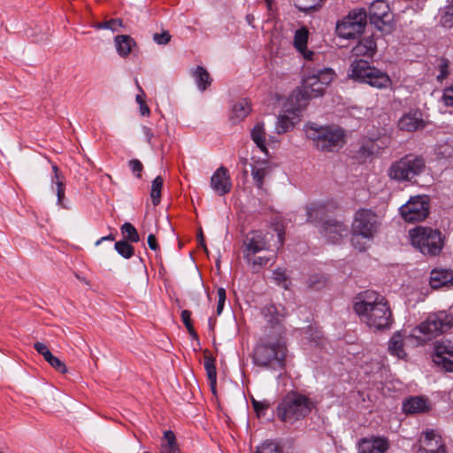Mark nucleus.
Here are the masks:
<instances>
[{
    "instance_id": "c85d7f7f",
    "label": "nucleus",
    "mask_w": 453,
    "mask_h": 453,
    "mask_svg": "<svg viewBox=\"0 0 453 453\" xmlns=\"http://www.w3.org/2000/svg\"><path fill=\"white\" fill-rule=\"evenodd\" d=\"M380 147L374 140H365L357 151V157L365 160L375 153H378Z\"/></svg>"
},
{
    "instance_id": "37998d69",
    "label": "nucleus",
    "mask_w": 453,
    "mask_h": 453,
    "mask_svg": "<svg viewBox=\"0 0 453 453\" xmlns=\"http://www.w3.org/2000/svg\"><path fill=\"white\" fill-rule=\"evenodd\" d=\"M293 127V123L290 121L289 118L286 115H280L278 118L276 123V132L277 134H284L287 133Z\"/></svg>"
},
{
    "instance_id": "ddd939ff",
    "label": "nucleus",
    "mask_w": 453,
    "mask_h": 453,
    "mask_svg": "<svg viewBox=\"0 0 453 453\" xmlns=\"http://www.w3.org/2000/svg\"><path fill=\"white\" fill-rule=\"evenodd\" d=\"M429 207V199L426 196H417L401 206L400 213L404 221L414 223L427 218Z\"/></svg>"
},
{
    "instance_id": "774afa93",
    "label": "nucleus",
    "mask_w": 453,
    "mask_h": 453,
    "mask_svg": "<svg viewBox=\"0 0 453 453\" xmlns=\"http://www.w3.org/2000/svg\"><path fill=\"white\" fill-rule=\"evenodd\" d=\"M417 453H447V452H446V449H441V450H438V452L436 450H432L431 452H425L424 449H418Z\"/></svg>"
},
{
    "instance_id": "bb28decb",
    "label": "nucleus",
    "mask_w": 453,
    "mask_h": 453,
    "mask_svg": "<svg viewBox=\"0 0 453 453\" xmlns=\"http://www.w3.org/2000/svg\"><path fill=\"white\" fill-rule=\"evenodd\" d=\"M192 76L196 81L198 89L201 91H205L211 84L212 79L208 71L203 66H196L192 71Z\"/></svg>"
},
{
    "instance_id": "13d9d810",
    "label": "nucleus",
    "mask_w": 453,
    "mask_h": 453,
    "mask_svg": "<svg viewBox=\"0 0 453 453\" xmlns=\"http://www.w3.org/2000/svg\"><path fill=\"white\" fill-rule=\"evenodd\" d=\"M148 245L153 250H157L159 249L157 238L153 234H150L148 236Z\"/></svg>"
},
{
    "instance_id": "bf43d9fd",
    "label": "nucleus",
    "mask_w": 453,
    "mask_h": 453,
    "mask_svg": "<svg viewBox=\"0 0 453 453\" xmlns=\"http://www.w3.org/2000/svg\"><path fill=\"white\" fill-rule=\"evenodd\" d=\"M451 149L446 144L441 145L438 148V155H441L442 157H450Z\"/></svg>"
},
{
    "instance_id": "49530a36",
    "label": "nucleus",
    "mask_w": 453,
    "mask_h": 453,
    "mask_svg": "<svg viewBox=\"0 0 453 453\" xmlns=\"http://www.w3.org/2000/svg\"><path fill=\"white\" fill-rule=\"evenodd\" d=\"M326 284L325 278L320 275H312L308 280V286L311 288L319 289Z\"/></svg>"
},
{
    "instance_id": "7ed1b4c3",
    "label": "nucleus",
    "mask_w": 453,
    "mask_h": 453,
    "mask_svg": "<svg viewBox=\"0 0 453 453\" xmlns=\"http://www.w3.org/2000/svg\"><path fill=\"white\" fill-rule=\"evenodd\" d=\"M334 72L331 68L309 72L303 79L302 86L296 95V99L299 105L305 104L308 99L323 96L326 87L334 80Z\"/></svg>"
},
{
    "instance_id": "dca6fc26",
    "label": "nucleus",
    "mask_w": 453,
    "mask_h": 453,
    "mask_svg": "<svg viewBox=\"0 0 453 453\" xmlns=\"http://www.w3.org/2000/svg\"><path fill=\"white\" fill-rule=\"evenodd\" d=\"M336 209L334 202H313L306 205V222L317 224L324 222L328 215Z\"/></svg>"
},
{
    "instance_id": "3c124183",
    "label": "nucleus",
    "mask_w": 453,
    "mask_h": 453,
    "mask_svg": "<svg viewBox=\"0 0 453 453\" xmlns=\"http://www.w3.org/2000/svg\"><path fill=\"white\" fill-rule=\"evenodd\" d=\"M269 258L266 257H252V259L250 261H247L249 264H250L254 270H257L262 266H265L269 262Z\"/></svg>"
},
{
    "instance_id": "e2e57ef3",
    "label": "nucleus",
    "mask_w": 453,
    "mask_h": 453,
    "mask_svg": "<svg viewBox=\"0 0 453 453\" xmlns=\"http://www.w3.org/2000/svg\"><path fill=\"white\" fill-rule=\"evenodd\" d=\"M115 240V235L112 234H110L109 235L107 236H104L102 238H100L99 240H97L96 242V245L98 246L99 244H101L104 241H114Z\"/></svg>"
},
{
    "instance_id": "f257e3e1",
    "label": "nucleus",
    "mask_w": 453,
    "mask_h": 453,
    "mask_svg": "<svg viewBox=\"0 0 453 453\" xmlns=\"http://www.w3.org/2000/svg\"><path fill=\"white\" fill-rule=\"evenodd\" d=\"M353 309L363 322L377 330L388 329L393 323L388 302L375 291L359 293L355 298Z\"/></svg>"
},
{
    "instance_id": "a18cd8bd",
    "label": "nucleus",
    "mask_w": 453,
    "mask_h": 453,
    "mask_svg": "<svg viewBox=\"0 0 453 453\" xmlns=\"http://www.w3.org/2000/svg\"><path fill=\"white\" fill-rule=\"evenodd\" d=\"M251 403L257 417L265 416V411L269 409L270 403L267 401H257L252 397Z\"/></svg>"
},
{
    "instance_id": "cd10ccee",
    "label": "nucleus",
    "mask_w": 453,
    "mask_h": 453,
    "mask_svg": "<svg viewBox=\"0 0 453 453\" xmlns=\"http://www.w3.org/2000/svg\"><path fill=\"white\" fill-rule=\"evenodd\" d=\"M115 43L118 53L124 58L129 55L132 48L135 45L134 40L126 35H117L115 37Z\"/></svg>"
},
{
    "instance_id": "72a5a7b5",
    "label": "nucleus",
    "mask_w": 453,
    "mask_h": 453,
    "mask_svg": "<svg viewBox=\"0 0 453 453\" xmlns=\"http://www.w3.org/2000/svg\"><path fill=\"white\" fill-rule=\"evenodd\" d=\"M251 139L263 152H266L265 133L263 123H257L251 130Z\"/></svg>"
},
{
    "instance_id": "2eb2a0df",
    "label": "nucleus",
    "mask_w": 453,
    "mask_h": 453,
    "mask_svg": "<svg viewBox=\"0 0 453 453\" xmlns=\"http://www.w3.org/2000/svg\"><path fill=\"white\" fill-rule=\"evenodd\" d=\"M243 257L246 261H250L257 253L267 250L265 235L261 231L249 233L243 241Z\"/></svg>"
},
{
    "instance_id": "2f4dec72",
    "label": "nucleus",
    "mask_w": 453,
    "mask_h": 453,
    "mask_svg": "<svg viewBox=\"0 0 453 453\" xmlns=\"http://www.w3.org/2000/svg\"><path fill=\"white\" fill-rule=\"evenodd\" d=\"M165 443L161 445L160 453H180V449L176 441L173 432L165 431L164 433Z\"/></svg>"
},
{
    "instance_id": "6e6552de",
    "label": "nucleus",
    "mask_w": 453,
    "mask_h": 453,
    "mask_svg": "<svg viewBox=\"0 0 453 453\" xmlns=\"http://www.w3.org/2000/svg\"><path fill=\"white\" fill-rule=\"evenodd\" d=\"M380 226L379 217L374 211L369 209L358 210L352 224V245L360 251L365 250V248L359 245V237L372 240Z\"/></svg>"
},
{
    "instance_id": "7c9ffc66",
    "label": "nucleus",
    "mask_w": 453,
    "mask_h": 453,
    "mask_svg": "<svg viewBox=\"0 0 453 453\" xmlns=\"http://www.w3.org/2000/svg\"><path fill=\"white\" fill-rule=\"evenodd\" d=\"M403 337L400 332L393 334L388 342V350L392 355L403 358L406 354L403 349Z\"/></svg>"
},
{
    "instance_id": "f8f14e48",
    "label": "nucleus",
    "mask_w": 453,
    "mask_h": 453,
    "mask_svg": "<svg viewBox=\"0 0 453 453\" xmlns=\"http://www.w3.org/2000/svg\"><path fill=\"white\" fill-rule=\"evenodd\" d=\"M367 17L371 24L384 34H389L394 27L393 14L390 12L389 5L384 0L373 1L369 7Z\"/></svg>"
},
{
    "instance_id": "c03bdc74",
    "label": "nucleus",
    "mask_w": 453,
    "mask_h": 453,
    "mask_svg": "<svg viewBox=\"0 0 453 453\" xmlns=\"http://www.w3.org/2000/svg\"><path fill=\"white\" fill-rule=\"evenodd\" d=\"M48 364L53 367L56 371L61 372V373H66L67 368L65 363H63L60 359H58L57 357L53 356V354H49L48 357L45 359Z\"/></svg>"
},
{
    "instance_id": "c756f323",
    "label": "nucleus",
    "mask_w": 453,
    "mask_h": 453,
    "mask_svg": "<svg viewBox=\"0 0 453 453\" xmlns=\"http://www.w3.org/2000/svg\"><path fill=\"white\" fill-rule=\"evenodd\" d=\"M295 7L300 12L309 14L319 10L326 0H292Z\"/></svg>"
},
{
    "instance_id": "6e6d98bb",
    "label": "nucleus",
    "mask_w": 453,
    "mask_h": 453,
    "mask_svg": "<svg viewBox=\"0 0 453 453\" xmlns=\"http://www.w3.org/2000/svg\"><path fill=\"white\" fill-rule=\"evenodd\" d=\"M181 321L185 325L186 328L188 329L193 326L191 320V312L188 310H183L180 313Z\"/></svg>"
},
{
    "instance_id": "58836bf2",
    "label": "nucleus",
    "mask_w": 453,
    "mask_h": 453,
    "mask_svg": "<svg viewBox=\"0 0 453 453\" xmlns=\"http://www.w3.org/2000/svg\"><path fill=\"white\" fill-rule=\"evenodd\" d=\"M163 182V178L161 176H157L151 183L150 197L154 206L158 205L160 203Z\"/></svg>"
},
{
    "instance_id": "de8ad7c7",
    "label": "nucleus",
    "mask_w": 453,
    "mask_h": 453,
    "mask_svg": "<svg viewBox=\"0 0 453 453\" xmlns=\"http://www.w3.org/2000/svg\"><path fill=\"white\" fill-rule=\"evenodd\" d=\"M171 35L168 31H163L162 33H156L153 35V40L159 45H165L171 41Z\"/></svg>"
},
{
    "instance_id": "0e129e2a",
    "label": "nucleus",
    "mask_w": 453,
    "mask_h": 453,
    "mask_svg": "<svg viewBox=\"0 0 453 453\" xmlns=\"http://www.w3.org/2000/svg\"><path fill=\"white\" fill-rule=\"evenodd\" d=\"M143 133L147 138V141L150 142L151 138L153 137V133L150 127H143Z\"/></svg>"
},
{
    "instance_id": "a19ab883",
    "label": "nucleus",
    "mask_w": 453,
    "mask_h": 453,
    "mask_svg": "<svg viewBox=\"0 0 453 453\" xmlns=\"http://www.w3.org/2000/svg\"><path fill=\"white\" fill-rule=\"evenodd\" d=\"M114 248L116 251L124 258H130L134 254V248L127 241H119L115 242Z\"/></svg>"
},
{
    "instance_id": "5fc2aeb1",
    "label": "nucleus",
    "mask_w": 453,
    "mask_h": 453,
    "mask_svg": "<svg viewBox=\"0 0 453 453\" xmlns=\"http://www.w3.org/2000/svg\"><path fill=\"white\" fill-rule=\"evenodd\" d=\"M442 100L447 106H453V86L444 90Z\"/></svg>"
},
{
    "instance_id": "338daca9",
    "label": "nucleus",
    "mask_w": 453,
    "mask_h": 453,
    "mask_svg": "<svg viewBox=\"0 0 453 453\" xmlns=\"http://www.w3.org/2000/svg\"><path fill=\"white\" fill-rule=\"evenodd\" d=\"M190 334V336L193 338V339H196L197 340L198 339V334L196 332L194 326H191L190 328L187 329Z\"/></svg>"
},
{
    "instance_id": "393cba45",
    "label": "nucleus",
    "mask_w": 453,
    "mask_h": 453,
    "mask_svg": "<svg viewBox=\"0 0 453 453\" xmlns=\"http://www.w3.org/2000/svg\"><path fill=\"white\" fill-rule=\"evenodd\" d=\"M309 31L305 27L297 29L294 36V46L307 59H311L312 51L307 50Z\"/></svg>"
},
{
    "instance_id": "e433bc0d",
    "label": "nucleus",
    "mask_w": 453,
    "mask_h": 453,
    "mask_svg": "<svg viewBox=\"0 0 453 453\" xmlns=\"http://www.w3.org/2000/svg\"><path fill=\"white\" fill-rule=\"evenodd\" d=\"M203 365L206 371L208 380H217V369H216V359L206 349L203 355Z\"/></svg>"
},
{
    "instance_id": "4468645a",
    "label": "nucleus",
    "mask_w": 453,
    "mask_h": 453,
    "mask_svg": "<svg viewBox=\"0 0 453 453\" xmlns=\"http://www.w3.org/2000/svg\"><path fill=\"white\" fill-rule=\"evenodd\" d=\"M434 362L448 372H453V342L442 339L434 342Z\"/></svg>"
},
{
    "instance_id": "79ce46f5",
    "label": "nucleus",
    "mask_w": 453,
    "mask_h": 453,
    "mask_svg": "<svg viewBox=\"0 0 453 453\" xmlns=\"http://www.w3.org/2000/svg\"><path fill=\"white\" fill-rule=\"evenodd\" d=\"M440 22L444 27L450 28L453 27V0L445 7Z\"/></svg>"
},
{
    "instance_id": "4c0bfd02",
    "label": "nucleus",
    "mask_w": 453,
    "mask_h": 453,
    "mask_svg": "<svg viewBox=\"0 0 453 453\" xmlns=\"http://www.w3.org/2000/svg\"><path fill=\"white\" fill-rule=\"evenodd\" d=\"M270 168L268 166L257 167L253 166L251 169V175L255 181L256 186L262 189L264 186V180L269 174Z\"/></svg>"
},
{
    "instance_id": "69168bd1",
    "label": "nucleus",
    "mask_w": 453,
    "mask_h": 453,
    "mask_svg": "<svg viewBox=\"0 0 453 453\" xmlns=\"http://www.w3.org/2000/svg\"><path fill=\"white\" fill-rule=\"evenodd\" d=\"M211 390L213 394V395H217V380H209Z\"/></svg>"
},
{
    "instance_id": "20e7f679",
    "label": "nucleus",
    "mask_w": 453,
    "mask_h": 453,
    "mask_svg": "<svg viewBox=\"0 0 453 453\" xmlns=\"http://www.w3.org/2000/svg\"><path fill=\"white\" fill-rule=\"evenodd\" d=\"M305 134L321 151L332 152L344 144V131L338 127L311 124L306 126Z\"/></svg>"
},
{
    "instance_id": "603ef678",
    "label": "nucleus",
    "mask_w": 453,
    "mask_h": 453,
    "mask_svg": "<svg viewBox=\"0 0 453 453\" xmlns=\"http://www.w3.org/2000/svg\"><path fill=\"white\" fill-rule=\"evenodd\" d=\"M123 21L120 19H111L108 21L104 22L99 27L103 28L111 29L112 31L117 30L119 27H122Z\"/></svg>"
},
{
    "instance_id": "a211bd4d",
    "label": "nucleus",
    "mask_w": 453,
    "mask_h": 453,
    "mask_svg": "<svg viewBox=\"0 0 453 453\" xmlns=\"http://www.w3.org/2000/svg\"><path fill=\"white\" fill-rule=\"evenodd\" d=\"M211 187L219 196H225L232 189V181L226 167H219L211 177Z\"/></svg>"
},
{
    "instance_id": "864d4df0",
    "label": "nucleus",
    "mask_w": 453,
    "mask_h": 453,
    "mask_svg": "<svg viewBox=\"0 0 453 453\" xmlns=\"http://www.w3.org/2000/svg\"><path fill=\"white\" fill-rule=\"evenodd\" d=\"M448 68H449V62L447 59H441L440 65H439V69H440V74L437 76V80L438 81H442L444 80L448 74H449V71H448Z\"/></svg>"
},
{
    "instance_id": "9d476101",
    "label": "nucleus",
    "mask_w": 453,
    "mask_h": 453,
    "mask_svg": "<svg viewBox=\"0 0 453 453\" xmlns=\"http://www.w3.org/2000/svg\"><path fill=\"white\" fill-rule=\"evenodd\" d=\"M425 169L426 160L422 156L407 154L390 165L388 174L390 179L397 181H410Z\"/></svg>"
},
{
    "instance_id": "473e14b6",
    "label": "nucleus",
    "mask_w": 453,
    "mask_h": 453,
    "mask_svg": "<svg viewBox=\"0 0 453 453\" xmlns=\"http://www.w3.org/2000/svg\"><path fill=\"white\" fill-rule=\"evenodd\" d=\"M52 170L54 173L52 177V182L57 185L58 203L61 205L65 198V183L63 180L64 177L60 173L58 165H53Z\"/></svg>"
},
{
    "instance_id": "09e8293b",
    "label": "nucleus",
    "mask_w": 453,
    "mask_h": 453,
    "mask_svg": "<svg viewBox=\"0 0 453 453\" xmlns=\"http://www.w3.org/2000/svg\"><path fill=\"white\" fill-rule=\"evenodd\" d=\"M128 165L131 169V171L133 172V173L137 177V178H141L142 176V172L143 170V165L142 164V162L138 159H131L129 162H128Z\"/></svg>"
},
{
    "instance_id": "0eeeda50",
    "label": "nucleus",
    "mask_w": 453,
    "mask_h": 453,
    "mask_svg": "<svg viewBox=\"0 0 453 453\" xmlns=\"http://www.w3.org/2000/svg\"><path fill=\"white\" fill-rule=\"evenodd\" d=\"M349 76L354 81L369 84L379 89L387 88L392 84L387 73L371 65L365 59H356L352 62Z\"/></svg>"
},
{
    "instance_id": "ea45409f",
    "label": "nucleus",
    "mask_w": 453,
    "mask_h": 453,
    "mask_svg": "<svg viewBox=\"0 0 453 453\" xmlns=\"http://www.w3.org/2000/svg\"><path fill=\"white\" fill-rule=\"evenodd\" d=\"M120 230L126 241L131 242H138L140 241L139 234L131 223H124L120 227Z\"/></svg>"
},
{
    "instance_id": "412c9836",
    "label": "nucleus",
    "mask_w": 453,
    "mask_h": 453,
    "mask_svg": "<svg viewBox=\"0 0 453 453\" xmlns=\"http://www.w3.org/2000/svg\"><path fill=\"white\" fill-rule=\"evenodd\" d=\"M401 130L414 132L425 127L422 113L419 111H410L404 114L398 121Z\"/></svg>"
},
{
    "instance_id": "4d7b16f0",
    "label": "nucleus",
    "mask_w": 453,
    "mask_h": 453,
    "mask_svg": "<svg viewBox=\"0 0 453 453\" xmlns=\"http://www.w3.org/2000/svg\"><path fill=\"white\" fill-rule=\"evenodd\" d=\"M273 278L279 284L283 283L287 280V276L284 271H282L281 269H276L273 272Z\"/></svg>"
},
{
    "instance_id": "aec40b11",
    "label": "nucleus",
    "mask_w": 453,
    "mask_h": 453,
    "mask_svg": "<svg viewBox=\"0 0 453 453\" xmlns=\"http://www.w3.org/2000/svg\"><path fill=\"white\" fill-rule=\"evenodd\" d=\"M430 409V401L426 396H411L403 403V411L406 414L426 413Z\"/></svg>"
},
{
    "instance_id": "8fccbe9b",
    "label": "nucleus",
    "mask_w": 453,
    "mask_h": 453,
    "mask_svg": "<svg viewBox=\"0 0 453 453\" xmlns=\"http://www.w3.org/2000/svg\"><path fill=\"white\" fill-rule=\"evenodd\" d=\"M218 305H217V314L220 315L225 305L226 298V293L224 288H218Z\"/></svg>"
},
{
    "instance_id": "1a4fd4ad",
    "label": "nucleus",
    "mask_w": 453,
    "mask_h": 453,
    "mask_svg": "<svg viewBox=\"0 0 453 453\" xmlns=\"http://www.w3.org/2000/svg\"><path fill=\"white\" fill-rule=\"evenodd\" d=\"M411 243L422 254L439 255L443 248V239L440 230L431 227L417 226L410 231Z\"/></svg>"
},
{
    "instance_id": "f704fd0d",
    "label": "nucleus",
    "mask_w": 453,
    "mask_h": 453,
    "mask_svg": "<svg viewBox=\"0 0 453 453\" xmlns=\"http://www.w3.org/2000/svg\"><path fill=\"white\" fill-rule=\"evenodd\" d=\"M283 446L276 441L266 440L258 445L255 453H283Z\"/></svg>"
},
{
    "instance_id": "f3484780",
    "label": "nucleus",
    "mask_w": 453,
    "mask_h": 453,
    "mask_svg": "<svg viewBox=\"0 0 453 453\" xmlns=\"http://www.w3.org/2000/svg\"><path fill=\"white\" fill-rule=\"evenodd\" d=\"M320 234L331 243L338 242L348 234V226L342 221L329 219L325 220L320 228Z\"/></svg>"
},
{
    "instance_id": "a878e982",
    "label": "nucleus",
    "mask_w": 453,
    "mask_h": 453,
    "mask_svg": "<svg viewBox=\"0 0 453 453\" xmlns=\"http://www.w3.org/2000/svg\"><path fill=\"white\" fill-rule=\"evenodd\" d=\"M250 111V103L247 99H241L233 105L229 119L235 125L243 120Z\"/></svg>"
},
{
    "instance_id": "052dcab7",
    "label": "nucleus",
    "mask_w": 453,
    "mask_h": 453,
    "mask_svg": "<svg viewBox=\"0 0 453 453\" xmlns=\"http://www.w3.org/2000/svg\"><path fill=\"white\" fill-rule=\"evenodd\" d=\"M34 348L35 349V350L41 354L42 352H44L45 350L49 349V348L42 342H37L35 343L34 345Z\"/></svg>"
},
{
    "instance_id": "c9c22d12",
    "label": "nucleus",
    "mask_w": 453,
    "mask_h": 453,
    "mask_svg": "<svg viewBox=\"0 0 453 453\" xmlns=\"http://www.w3.org/2000/svg\"><path fill=\"white\" fill-rule=\"evenodd\" d=\"M203 365L206 371L208 380H217V369H216V359L206 349L203 355Z\"/></svg>"
},
{
    "instance_id": "680f3d73",
    "label": "nucleus",
    "mask_w": 453,
    "mask_h": 453,
    "mask_svg": "<svg viewBox=\"0 0 453 453\" xmlns=\"http://www.w3.org/2000/svg\"><path fill=\"white\" fill-rule=\"evenodd\" d=\"M140 111L142 116H149L150 115V108L146 104L145 101H142L140 105Z\"/></svg>"
},
{
    "instance_id": "6ab92c4d",
    "label": "nucleus",
    "mask_w": 453,
    "mask_h": 453,
    "mask_svg": "<svg viewBox=\"0 0 453 453\" xmlns=\"http://www.w3.org/2000/svg\"><path fill=\"white\" fill-rule=\"evenodd\" d=\"M388 447V440L385 437H365L358 442V453H385Z\"/></svg>"
},
{
    "instance_id": "9b49d317",
    "label": "nucleus",
    "mask_w": 453,
    "mask_h": 453,
    "mask_svg": "<svg viewBox=\"0 0 453 453\" xmlns=\"http://www.w3.org/2000/svg\"><path fill=\"white\" fill-rule=\"evenodd\" d=\"M367 24V12L364 8H357L336 24L337 35L345 39L359 36L365 31Z\"/></svg>"
},
{
    "instance_id": "f03ea898",
    "label": "nucleus",
    "mask_w": 453,
    "mask_h": 453,
    "mask_svg": "<svg viewBox=\"0 0 453 453\" xmlns=\"http://www.w3.org/2000/svg\"><path fill=\"white\" fill-rule=\"evenodd\" d=\"M287 347L283 341L266 340L259 342L253 350L256 365L273 370H282L286 365Z\"/></svg>"
},
{
    "instance_id": "39448f33",
    "label": "nucleus",
    "mask_w": 453,
    "mask_h": 453,
    "mask_svg": "<svg viewBox=\"0 0 453 453\" xmlns=\"http://www.w3.org/2000/svg\"><path fill=\"white\" fill-rule=\"evenodd\" d=\"M453 326V315L445 311L431 314L412 330V336L426 343Z\"/></svg>"
},
{
    "instance_id": "b1692460",
    "label": "nucleus",
    "mask_w": 453,
    "mask_h": 453,
    "mask_svg": "<svg viewBox=\"0 0 453 453\" xmlns=\"http://www.w3.org/2000/svg\"><path fill=\"white\" fill-rule=\"evenodd\" d=\"M430 286L439 288L449 283L453 284V271L448 269H434L430 273Z\"/></svg>"
},
{
    "instance_id": "4be33fe9",
    "label": "nucleus",
    "mask_w": 453,
    "mask_h": 453,
    "mask_svg": "<svg viewBox=\"0 0 453 453\" xmlns=\"http://www.w3.org/2000/svg\"><path fill=\"white\" fill-rule=\"evenodd\" d=\"M418 449H424L425 452L432 450L446 449L445 444L441 436L437 435L434 431L426 432L419 441Z\"/></svg>"
},
{
    "instance_id": "423d86ee",
    "label": "nucleus",
    "mask_w": 453,
    "mask_h": 453,
    "mask_svg": "<svg viewBox=\"0 0 453 453\" xmlns=\"http://www.w3.org/2000/svg\"><path fill=\"white\" fill-rule=\"evenodd\" d=\"M312 408L307 396L290 391L277 407V416L283 422H293L306 417Z\"/></svg>"
},
{
    "instance_id": "5701e85b",
    "label": "nucleus",
    "mask_w": 453,
    "mask_h": 453,
    "mask_svg": "<svg viewBox=\"0 0 453 453\" xmlns=\"http://www.w3.org/2000/svg\"><path fill=\"white\" fill-rule=\"evenodd\" d=\"M377 44L372 36L364 37L352 49V53L356 57H368L372 58L376 53Z\"/></svg>"
}]
</instances>
